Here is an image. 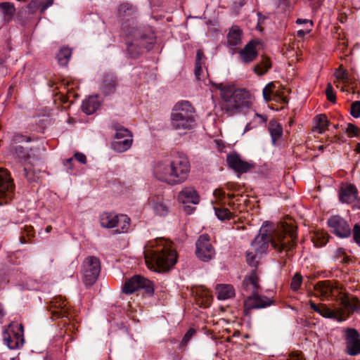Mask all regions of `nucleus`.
I'll return each instance as SVG.
<instances>
[{
	"instance_id": "obj_20",
	"label": "nucleus",
	"mask_w": 360,
	"mask_h": 360,
	"mask_svg": "<svg viewBox=\"0 0 360 360\" xmlns=\"http://www.w3.org/2000/svg\"><path fill=\"white\" fill-rule=\"evenodd\" d=\"M4 342L9 349H15L22 346L24 339L22 335L14 332L11 334L8 330H6L4 332Z\"/></svg>"
},
{
	"instance_id": "obj_11",
	"label": "nucleus",
	"mask_w": 360,
	"mask_h": 360,
	"mask_svg": "<svg viewBox=\"0 0 360 360\" xmlns=\"http://www.w3.org/2000/svg\"><path fill=\"white\" fill-rule=\"evenodd\" d=\"M210 238L207 234L200 235L195 243V255L202 262H207L214 258L215 250L210 243Z\"/></svg>"
},
{
	"instance_id": "obj_12",
	"label": "nucleus",
	"mask_w": 360,
	"mask_h": 360,
	"mask_svg": "<svg viewBox=\"0 0 360 360\" xmlns=\"http://www.w3.org/2000/svg\"><path fill=\"white\" fill-rule=\"evenodd\" d=\"M328 225L331 232L339 238H347L352 234V229L347 221L338 215L330 217L328 219Z\"/></svg>"
},
{
	"instance_id": "obj_29",
	"label": "nucleus",
	"mask_w": 360,
	"mask_h": 360,
	"mask_svg": "<svg viewBox=\"0 0 360 360\" xmlns=\"http://www.w3.org/2000/svg\"><path fill=\"white\" fill-rule=\"evenodd\" d=\"M219 300H227L234 296L235 290L231 285H219L216 288Z\"/></svg>"
},
{
	"instance_id": "obj_46",
	"label": "nucleus",
	"mask_w": 360,
	"mask_h": 360,
	"mask_svg": "<svg viewBox=\"0 0 360 360\" xmlns=\"http://www.w3.org/2000/svg\"><path fill=\"white\" fill-rule=\"evenodd\" d=\"M346 309L351 311H356L360 309V303L357 297H353L350 299L349 306Z\"/></svg>"
},
{
	"instance_id": "obj_60",
	"label": "nucleus",
	"mask_w": 360,
	"mask_h": 360,
	"mask_svg": "<svg viewBox=\"0 0 360 360\" xmlns=\"http://www.w3.org/2000/svg\"><path fill=\"white\" fill-rule=\"evenodd\" d=\"M213 194L217 198H221L224 196L225 193L221 189H216L214 191Z\"/></svg>"
},
{
	"instance_id": "obj_36",
	"label": "nucleus",
	"mask_w": 360,
	"mask_h": 360,
	"mask_svg": "<svg viewBox=\"0 0 360 360\" xmlns=\"http://www.w3.org/2000/svg\"><path fill=\"white\" fill-rule=\"evenodd\" d=\"M112 128L115 130V139H125L132 137V134L127 128L121 126L119 123H112Z\"/></svg>"
},
{
	"instance_id": "obj_22",
	"label": "nucleus",
	"mask_w": 360,
	"mask_h": 360,
	"mask_svg": "<svg viewBox=\"0 0 360 360\" xmlns=\"http://www.w3.org/2000/svg\"><path fill=\"white\" fill-rule=\"evenodd\" d=\"M153 208L156 214L165 216L169 212V200L162 197H155L151 199Z\"/></svg>"
},
{
	"instance_id": "obj_13",
	"label": "nucleus",
	"mask_w": 360,
	"mask_h": 360,
	"mask_svg": "<svg viewBox=\"0 0 360 360\" xmlns=\"http://www.w3.org/2000/svg\"><path fill=\"white\" fill-rule=\"evenodd\" d=\"M315 295L321 297L322 300L328 299L330 297H334V300H337L336 293H340V288L331 281L326 280L319 281L314 285Z\"/></svg>"
},
{
	"instance_id": "obj_44",
	"label": "nucleus",
	"mask_w": 360,
	"mask_h": 360,
	"mask_svg": "<svg viewBox=\"0 0 360 360\" xmlns=\"http://www.w3.org/2000/svg\"><path fill=\"white\" fill-rule=\"evenodd\" d=\"M259 255H255L252 250H248L246 253V259L249 265L252 266H257L258 262L257 257Z\"/></svg>"
},
{
	"instance_id": "obj_62",
	"label": "nucleus",
	"mask_w": 360,
	"mask_h": 360,
	"mask_svg": "<svg viewBox=\"0 0 360 360\" xmlns=\"http://www.w3.org/2000/svg\"><path fill=\"white\" fill-rule=\"evenodd\" d=\"M307 22H310V24L311 25H313V22L311 20H309L307 19L298 18L296 20V23L298 24V25H301V24H303V23H307Z\"/></svg>"
},
{
	"instance_id": "obj_53",
	"label": "nucleus",
	"mask_w": 360,
	"mask_h": 360,
	"mask_svg": "<svg viewBox=\"0 0 360 360\" xmlns=\"http://www.w3.org/2000/svg\"><path fill=\"white\" fill-rule=\"evenodd\" d=\"M353 240L360 246V224H356L353 227Z\"/></svg>"
},
{
	"instance_id": "obj_47",
	"label": "nucleus",
	"mask_w": 360,
	"mask_h": 360,
	"mask_svg": "<svg viewBox=\"0 0 360 360\" xmlns=\"http://www.w3.org/2000/svg\"><path fill=\"white\" fill-rule=\"evenodd\" d=\"M326 97H327V99L335 103V101H336V96H335V94L333 91V86L330 83H328L327 84V86H326Z\"/></svg>"
},
{
	"instance_id": "obj_25",
	"label": "nucleus",
	"mask_w": 360,
	"mask_h": 360,
	"mask_svg": "<svg viewBox=\"0 0 360 360\" xmlns=\"http://www.w3.org/2000/svg\"><path fill=\"white\" fill-rule=\"evenodd\" d=\"M100 106L96 96H90L83 101L82 109L86 115H91L96 112Z\"/></svg>"
},
{
	"instance_id": "obj_41",
	"label": "nucleus",
	"mask_w": 360,
	"mask_h": 360,
	"mask_svg": "<svg viewBox=\"0 0 360 360\" xmlns=\"http://www.w3.org/2000/svg\"><path fill=\"white\" fill-rule=\"evenodd\" d=\"M14 153L16 157L21 160H25L30 157L29 150L22 146H15Z\"/></svg>"
},
{
	"instance_id": "obj_58",
	"label": "nucleus",
	"mask_w": 360,
	"mask_h": 360,
	"mask_svg": "<svg viewBox=\"0 0 360 360\" xmlns=\"http://www.w3.org/2000/svg\"><path fill=\"white\" fill-rule=\"evenodd\" d=\"M204 58V53L201 50H198L196 53L195 63L202 62V59Z\"/></svg>"
},
{
	"instance_id": "obj_9",
	"label": "nucleus",
	"mask_w": 360,
	"mask_h": 360,
	"mask_svg": "<svg viewBox=\"0 0 360 360\" xmlns=\"http://www.w3.org/2000/svg\"><path fill=\"white\" fill-rule=\"evenodd\" d=\"M154 41L153 33L143 34L140 38H136L132 42L127 43V51L130 57L136 58L141 54L143 49L150 50Z\"/></svg>"
},
{
	"instance_id": "obj_33",
	"label": "nucleus",
	"mask_w": 360,
	"mask_h": 360,
	"mask_svg": "<svg viewBox=\"0 0 360 360\" xmlns=\"http://www.w3.org/2000/svg\"><path fill=\"white\" fill-rule=\"evenodd\" d=\"M129 226L130 219L127 215H120L118 219L116 221V232L118 233H125L128 231Z\"/></svg>"
},
{
	"instance_id": "obj_48",
	"label": "nucleus",
	"mask_w": 360,
	"mask_h": 360,
	"mask_svg": "<svg viewBox=\"0 0 360 360\" xmlns=\"http://www.w3.org/2000/svg\"><path fill=\"white\" fill-rule=\"evenodd\" d=\"M337 300H340V304L343 306L345 309L349 306V302L350 301V299L349 298L348 295L345 293H340L337 292Z\"/></svg>"
},
{
	"instance_id": "obj_6",
	"label": "nucleus",
	"mask_w": 360,
	"mask_h": 360,
	"mask_svg": "<svg viewBox=\"0 0 360 360\" xmlns=\"http://www.w3.org/2000/svg\"><path fill=\"white\" fill-rule=\"evenodd\" d=\"M101 272V262L98 257L89 256L82 264L83 281L86 285L95 283Z\"/></svg>"
},
{
	"instance_id": "obj_19",
	"label": "nucleus",
	"mask_w": 360,
	"mask_h": 360,
	"mask_svg": "<svg viewBox=\"0 0 360 360\" xmlns=\"http://www.w3.org/2000/svg\"><path fill=\"white\" fill-rule=\"evenodd\" d=\"M178 201L183 203L197 205L200 202V195L193 187H184L178 194Z\"/></svg>"
},
{
	"instance_id": "obj_5",
	"label": "nucleus",
	"mask_w": 360,
	"mask_h": 360,
	"mask_svg": "<svg viewBox=\"0 0 360 360\" xmlns=\"http://www.w3.org/2000/svg\"><path fill=\"white\" fill-rule=\"evenodd\" d=\"M170 126L174 130H191L196 126L195 110L188 101L177 102L170 114Z\"/></svg>"
},
{
	"instance_id": "obj_30",
	"label": "nucleus",
	"mask_w": 360,
	"mask_h": 360,
	"mask_svg": "<svg viewBox=\"0 0 360 360\" xmlns=\"http://www.w3.org/2000/svg\"><path fill=\"white\" fill-rule=\"evenodd\" d=\"M309 305L311 309H312L314 311L319 313L323 317L328 319L336 318L335 314L332 312V310L330 309L324 304H320L317 305L313 301L311 300L309 301Z\"/></svg>"
},
{
	"instance_id": "obj_56",
	"label": "nucleus",
	"mask_w": 360,
	"mask_h": 360,
	"mask_svg": "<svg viewBox=\"0 0 360 360\" xmlns=\"http://www.w3.org/2000/svg\"><path fill=\"white\" fill-rule=\"evenodd\" d=\"M74 158L80 163L86 164V157L84 154L82 153L77 152L74 155Z\"/></svg>"
},
{
	"instance_id": "obj_32",
	"label": "nucleus",
	"mask_w": 360,
	"mask_h": 360,
	"mask_svg": "<svg viewBox=\"0 0 360 360\" xmlns=\"http://www.w3.org/2000/svg\"><path fill=\"white\" fill-rule=\"evenodd\" d=\"M269 131L271 136L272 143L275 144L276 141L283 135V127L276 121L271 120L269 123Z\"/></svg>"
},
{
	"instance_id": "obj_26",
	"label": "nucleus",
	"mask_w": 360,
	"mask_h": 360,
	"mask_svg": "<svg viewBox=\"0 0 360 360\" xmlns=\"http://www.w3.org/2000/svg\"><path fill=\"white\" fill-rule=\"evenodd\" d=\"M118 215L112 212H104L100 216V223L102 227L111 229L116 226Z\"/></svg>"
},
{
	"instance_id": "obj_59",
	"label": "nucleus",
	"mask_w": 360,
	"mask_h": 360,
	"mask_svg": "<svg viewBox=\"0 0 360 360\" xmlns=\"http://www.w3.org/2000/svg\"><path fill=\"white\" fill-rule=\"evenodd\" d=\"M73 161V158H70L65 160L64 162V165L68 167V169H72V162Z\"/></svg>"
},
{
	"instance_id": "obj_31",
	"label": "nucleus",
	"mask_w": 360,
	"mask_h": 360,
	"mask_svg": "<svg viewBox=\"0 0 360 360\" xmlns=\"http://www.w3.org/2000/svg\"><path fill=\"white\" fill-rule=\"evenodd\" d=\"M0 11L3 15L4 20L8 22L13 17L15 8L13 4L4 2L0 4Z\"/></svg>"
},
{
	"instance_id": "obj_49",
	"label": "nucleus",
	"mask_w": 360,
	"mask_h": 360,
	"mask_svg": "<svg viewBox=\"0 0 360 360\" xmlns=\"http://www.w3.org/2000/svg\"><path fill=\"white\" fill-rule=\"evenodd\" d=\"M332 312L335 314L336 318L331 319L336 320L338 322H342L347 319V317L345 316V310L342 308H338L335 310H332Z\"/></svg>"
},
{
	"instance_id": "obj_43",
	"label": "nucleus",
	"mask_w": 360,
	"mask_h": 360,
	"mask_svg": "<svg viewBox=\"0 0 360 360\" xmlns=\"http://www.w3.org/2000/svg\"><path fill=\"white\" fill-rule=\"evenodd\" d=\"M302 282V276L300 274H295L292 279L291 288L294 291L300 289Z\"/></svg>"
},
{
	"instance_id": "obj_16",
	"label": "nucleus",
	"mask_w": 360,
	"mask_h": 360,
	"mask_svg": "<svg viewBox=\"0 0 360 360\" xmlns=\"http://www.w3.org/2000/svg\"><path fill=\"white\" fill-rule=\"evenodd\" d=\"M48 310L51 314V319L56 320L61 317L69 318L70 309L68 303L61 297L53 299L48 307Z\"/></svg>"
},
{
	"instance_id": "obj_10",
	"label": "nucleus",
	"mask_w": 360,
	"mask_h": 360,
	"mask_svg": "<svg viewBox=\"0 0 360 360\" xmlns=\"http://www.w3.org/2000/svg\"><path fill=\"white\" fill-rule=\"evenodd\" d=\"M15 185L10 173L0 169V205L8 203L14 196Z\"/></svg>"
},
{
	"instance_id": "obj_61",
	"label": "nucleus",
	"mask_w": 360,
	"mask_h": 360,
	"mask_svg": "<svg viewBox=\"0 0 360 360\" xmlns=\"http://www.w3.org/2000/svg\"><path fill=\"white\" fill-rule=\"evenodd\" d=\"M236 8L241 7L245 4V0H232Z\"/></svg>"
},
{
	"instance_id": "obj_55",
	"label": "nucleus",
	"mask_w": 360,
	"mask_h": 360,
	"mask_svg": "<svg viewBox=\"0 0 360 360\" xmlns=\"http://www.w3.org/2000/svg\"><path fill=\"white\" fill-rule=\"evenodd\" d=\"M202 62L195 63L194 73H195V77L198 80H199L200 79V75L202 71Z\"/></svg>"
},
{
	"instance_id": "obj_50",
	"label": "nucleus",
	"mask_w": 360,
	"mask_h": 360,
	"mask_svg": "<svg viewBox=\"0 0 360 360\" xmlns=\"http://www.w3.org/2000/svg\"><path fill=\"white\" fill-rule=\"evenodd\" d=\"M346 133L348 134L349 136H359V129L354 124L352 123L347 124L346 128Z\"/></svg>"
},
{
	"instance_id": "obj_42",
	"label": "nucleus",
	"mask_w": 360,
	"mask_h": 360,
	"mask_svg": "<svg viewBox=\"0 0 360 360\" xmlns=\"http://www.w3.org/2000/svg\"><path fill=\"white\" fill-rule=\"evenodd\" d=\"M275 87V85L273 82H270L265 86L263 89L262 94L264 99L266 102H269L271 101V94H273V89Z\"/></svg>"
},
{
	"instance_id": "obj_28",
	"label": "nucleus",
	"mask_w": 360,
	"mask_h": 360,
	"mask_svg": "<svg viewBox=\"0 0 360 360\" xmlns=\"http://www.w3.org/2000/svg\"><path fill=\"white\" fill-rule=\"evenodd\" d=\"M136 8L129 3L121 4L117 8V15L122 19L127 17H132L136 13Z\"/></svg>"
},
{
	"instance_id": "obj_63",
	"label": "nucleus",
	"mask_w": 360,
	"mask_h": 360,
	"mask_svg": "<svg viewBox=\"0 0 360 360\" xmlns=\"http://www.w3.org/2000/svg\"><path fill=\"white\" fill-rule=\"evenodd\" d=\"M256 117H259V123L260 124H264L266 122V117L262 115H260V114H258V113H256L255 115Z\"/></svg>"
},
{
	"instance_id": "obj_23",
	"label": "nucleus",
	"mask_w": 360,
	"mask_h": 360,
	"mask_svg": "<svg viewBox=\"0 0 360 360\" xmlns=\"http://www.w3.org/2000/svg\"><path fill=\"white\" fill-rule=\"evenodd\" d=\"M117 85V77L112 75H106L103 78L101 89L103 93L107 95L113 93Z\"/></svg>"
},
{
	"instance_id": "obj_7",
	"label": "nucleus",
	"mask_w": 360,
	"mask_h": 360,
	"mask_svg": "<svg viewBox=\"0 0 360 360\" xmlns=\"http://www.w3.org/2000/svg\"><path fill=\"white\" fill-rule=\"evenodd\" d=\"M345 342V352L352 356L360 354V333L354 328H345L342 330Z\"/></svg>"
},
{
	"instance_id": "obj_17",
	"label": "nucleus",
	"mask_w": 360,
	"mask_h": 360,
	"mask_svg": "<svg viewBox=\"0 0 360 360\" xmlns=\"http://www.w3.org/2000/svg\"><path fill=\"white\" fill-rule=\"evenodd\" d=\"M272 303L273 300L271 299L255 294L250 296L244 302L245 314H248L251 309L264 308L270 306Z\"/></svg>"
},
{
	"instance_id": "obj_1",
	"label": "nucleus",
	"mask_w": 360,
	"mask_h": 360,
	"mask_svg": "<svg viewBox=\"0 0 360 360\" xmlns=\"http://www.w3.org/2000/svg\"><path fill=\"white\" fill-rule=\"evenodd\" d=\"M297 228L293 222H284L271 236L267 233H260L255 237L251 243V250L255 255H262L268 249L269 243H271L273 248L279 253L285 252L288 257H290V252L296 246Z\"/></svg>"
},
{
	"instance_id": "obj_37",
	"label": "nucleus",
	"mask_w": 360,
	"mask_h": 360,
	"mask_svg": "<svg viewBox=\"0 0 360 360\" xmlns=\"http://www.w3.org/2000/svg\"><path fill=\"white\" fill-rule=\"evenodd\" d=\"M72 55V50L67 47L60 49L58 53L57 54V58L58 63L61 65H66Z\"/></svg>"
},
{
	"instance_id": "obj_21",
	"label": "nucleus",
	"mask_w": 360,
	"mask_h": 360,
	"mask_svg": "<svg viewBox=\"0 0 360 360\" xmlns=\"http://www.w3.org/2000/svg\"><path fill=\"white\" fill-rule=\"evenodd\" d=\"M242 43V30L238 26H233L227 34L228 46L235 50Z\"/></svg>"
},
{
	"instance_id": "obj_18",
	"label": "nucleus",
	"mask_w": 360,
	"mask_h": 360,
	"mask_svg": "<svg viewBox=\"0 0 360 360\" xmlns=\"http://www.w3.org/2000/svg\"><path fill=\"white\" fill-rule=\"evenodd\" d=\"M257 45V42L250 41L243 49H240L238 51L240 61L245 64H249L254 61L258 56L256 50Z\"/></svg>"
},
{
	"instance_id": "obj_64",
	"label": "nucleus",
	"mask_w": 360,
	"mask_h": 360,
	"mask_svg": "<svg viewBox=\"0 0 360 360\" xmlns=\"http://www.w3.org/2000/svg\"><path fill=\"white\" fill-rule=\"evenodd\" d=\"M350 261H351V259L349 257L345 255L343 257L342 259L341 260V262H342V263H348Z\"/></svg>"
},
{
	"instance_id": "obj_27",
	"label": "nucleus",
	"mask_w": 360,
	"mask_h": 360,
	"mask_svg": "<svg viewBox=\"0 0 360 360\" xmlns=\"http://www.w3.org/2000/svg\"><path fill=\"white\" fill-rule=\"evenodd\" d=\"M132 142V137L126 138L125 139H115L112 142L111 147L115 152L123 153L131 148Z\"/></svg>"
},
{
	"instance_id": "obj_4",
	"label": "nucleus",
	"mask_w": 360,
	"mask_h": 360,
	"mask_svg": "<svg viewBox=\"0 0 360 360\" xmlns=\"http://www.w3.org/2000/svg\"><path fill=\"white\" fill-rule=\"evenodd\" d=\"M220 91L221 109L229 116L243 112L251 108L250 94L243 89L232 84L212 83Z\"/></svg>"
},
{
	"instance_id": "obj_40",
	"label": "nucleus",
	"mask_w": 360,
	"mask_h": 360,
	"mask_svg": "<svg viewBox=\"0 0 360 360\" xmlns=\"http://www.w3.org/2000/svg\"><path fill=\"white\" fill-rule=\"evenodd\" d=\"M328 241V236L326 233H316L313 237V242L316 247L320 248L325 245Z\"/></svg>"
},
{
	"instance_id": "obj_35",
	"label": "nucleus",
	"mask_w": 360,
	"mask_h": 360,
	"mask_svg": "<svg viewBox=\"0 0 360 360\" xmlns=\"http://www.w3.org/2000/svg\"><path fill=\"white\" fill-rule=\"evenodd\" d=\"M271 68L269 58L263 57L262 60L254 68V72L258 75H263Z\"/></svg>"
},
{
	"instance_id": "obj_3",
	"label": "nucleus",
	"mask_w": 360,
	"mask_h": 360,
	"mask_svg": "<svg viewBox=\"0 0 360 360\" xmlns=\"http://www.w3.org/2000/svg\"><path fill=\"white\" fill-rule=\"evenodd\" d=\"M190 167L188 158L178 153L158 162L153 168V174L159 181L174 186L187 179Z\"/></svg>"
},
{
	"instance_id": "obj_54",
	"label": "nucleus",
	"mask_w": 360,
	"mask_h": 360,
	"mask_svg": "<svg viewBox=\"0 0 360 360\" xmlns=\"http://www.w3.org/2000/svg\"><path fill=\"white\" fill-rule=\"evenodd\" d=\"M195 334V330L193 328H190L186 333L184 335L181 343L183 345H186L188 342L191 339V338Z\"/></svg>"
},
{
	"instance_id": "obj_8",
	"label": "nucleus",
	"mask_w": 360,
	"mask_h": 360,
	"mask_svg": "<svg viewBox=\"0 0 360 360\" xmlns=\"http://www.w3.org/2000/svg\"><path fill=\"white\" fill-rule=\"evenodd\" d=\"M140 289H143L145 293L149 296L153 295L154 288L151 281L141 276L136 275L126 280L122 292L125 294H131Z\"/></svg>"
},
{
	"instance_id": "obj_14",
	"label": "nucleus",
	"mask_w": 360,
	"mask_h": 360,
	"mask_svg": "<svg viewBox=\"0 0 360 360\" xmlns=\"http://www.w3.org/2000/svg\"><path fill=\"white\" fill-rule=\"evenodd\" d=\"M226 162L229 168L239 174L246 173L255 168L253 162L243 160L237 153H231L227 155Z\"/></svg>"
},
{
	"instance_id": "obj_34",
	"label": "nucleus",
	"mask_w": 360,
	"mask_h": 360,
	"mask_svg": "<svg viewBox=\"0 0 360 360\" xmlns=\"http://www.w3.org/2000/svg\"><path fill=\"white\" fill-rule=\"evenodd\" d=\"M314 121L315 126L314 127V131H316L319 134L323 133L326 128L329 124V121L328 120L327 117L323 114L317 115L315 117Z\"/></svg>"
},
{
	"instance_id": "obj_45",
	"label": "nucleus",
	"mask_w": 360,
	"mask_h": 360,
	"mask_svg": "<svg viewBox=\"0 0 360 360\" xmlns=\"http://www.w3.org/2000/svg\"><path fill=\"white\" fill-rule=\"evenodd\" d=\"M243 283L247 285L249 284L252 285L253 290L259 288V278L255 274H252L248 278H245Z\"/></svg>"
},
{
	"instance_id": "obj_57",
	"label": "nucleus",
	"mask_w": 360,
	"mask_h": 360,
	"mask_svg": "<svg viewBox=\"0 0 360 360\" xmlns=\"http://www.w3.org/2000/svg\"><path fill=\"white\" fill-rule=\"evenodd\" d=\"M345 255V250L342 248H338L335 252V257L336 259H339Z\"/></svg>"
},
{
	"instance_id": "obj_51",
	"label": "nucleus",
	"mask_w": 360,
	"mask_h": 360,
	"mask_svg": "<svg viewBox=\"0 0 360 360\" xmlns=\"http://www.w3.org/2000/svg\"><path fill=\"white\" fill-rule=\"evenodd\" d=\"M335 77L338 79L343 80L345 83H349L350 82L349 76L345 70H338L335 72Z\"/></svg>"
},
{
	"instance_id": "obj_38",
	"label": "nucleus",
	"mask_w": 360,
	"mask_h": 360,
	"mask_svg": "<svg viewBox=\"0 0 360 360\" xmlns=\"http://www.w3.org/2000/svg\"><path fill=\"white\" fill-rule=\"evenodd\" d=\"M214 210L215 211L216 216L221 221L230 219L233 217V214L227 208L214 207Z\"/></svg>"
},
{
	"instance_id": "obj_2",
	"label": "nucleus",
	"mask_w": 360,
	"mask_h": 360,
	"mask_svg": "<svg viewBox=\"0 0 360 360\" xmlns=\"http://www.w3.org/2000/svg\"><path fill=\"white\" fill-rule=\"evenodd\" d=\"M144 257L148 268L158 272L169 270L177 262V254L172 242L163 238L148 242Z\"/></svg>"
},
{
	"instance_id": "obj_39",
	"label": "nucleus",
	"mask_w": 360,
	"mask_h": 360,
	"mask_svg": "<svg viewBox=\"0 0 360 360\" xmlns=\"http://www.w3.org/2000/svg\"><path fill=\"white\" fill-rule=\"evenodd\" d=\"M34 236V229L31 226H25L24 232L22 233V236L20 238V242L21 244H25L30 240L31 238Z\"/></svg>"
},
{
	"instance_id": "obj_15",
	"label": "nucleus",
	"mask_w": 360,
	"mask_h": 360,
	"mask_svg": "<svg viewBox=\"0 0 360 360\" xmlns=\"http://www.w3.org/2000/svg\"><path fill=\"white\" fill-rule=\"evenodd\" d=\"M358 190L353 184H347L341 187L339 191V200L342 203L352 204L360 209V198H358Z\"/></svg>"
},
{
	"instance_id": "obj_24",
	"label": "nucleus",
	"mask_w": 360,
	"mask_h": 360,
	"mask_svg": "<svg viewBox=\"0 0 360 360\" xmlns=\"http://www.w3.org/2000/svg\"><path fill=\"white\" fill-rule=\"evenodd\" d=\"M39 170H36L32 165H25L22 170L21 176H24L30 183L37 182L39 179Z\"/></svg>"
},
{
	"instance_id": "obj_52",
	"label": "nucleus",
	"mask_w": 360,
	"mask_h": 360,
	"mask_svg": "<svg viewBox=\"0 0 360 360\" xmlns=\"http://www.w3.org/2000/svg\"><path fill=\"white\" fill-rule=\"evenodd\" d=\"M350 113L356 118L360 116V101H355L352 104Z\"/></svg>"
}]
</instances>
